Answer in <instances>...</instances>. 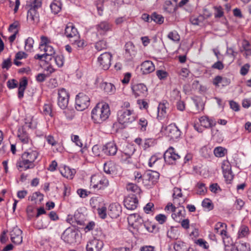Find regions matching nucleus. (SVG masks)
Segmentation results:
<instances>
[{
	"instance_id": "1",
	"label": "nucleus",
	"mask_w": 251,
	"mask_h": 251,
	"mask_svg": "<svg viewBox=\"0 0 251 251\" xmlns=\"http://www.w3.org/2000/svg\"><path fill=\"white\" fill-rule=\"evenodd\" d=\"M39 152L35 150H28L21 156V158L17 161L16 167L19 171H26L33 169L35 167L34 162L37 158Z\"/></svg>"
},
{
	"instance_id": "2",
	"label": "nucleus",
	"mask_w": 251,
	"mask_h": 251,
	"mask_svg": "<svg viewBox=\"0 0 251 251\" xmlns=\"http://www.w3.org/2000/svg\"><path fill=\"white\" fill-rule=\"evenodd\" d=\"M110 114V108L108 104L98 103L91 111V117L95 123L101 124L107 120Z\"/></svg>"
},
{
	"instance_id": "3",
	"label": "nucleus",
	"mask_w": 251,
	"mask_h": 251,
	"mask_svg": "<svg viewBox=\"0 0 251 251\" xmlns=\"http://www.w3.org/2000/svg\"><path fill=\"white\" fill-rule=\"evenodd\" d=\"M42 0H29L27 1L26 6L29 8L27 14V19L32 24L39 22L38 9L41 7Z\"/></svg>"
},
{
	"instance_id": "4",
	"label": "nucleus",
	"mask_w": 251,
	"mask_h": 251,
	"mask_svg": "<svg viewBox=\"0 0 251 251\" xmlns=\"http://www.w3.org/2000/svg\"><path fill=\"white\" fill-rule=\"evenodd\" d=\"M128 224L137 231L143 232L146 222H144L142 218L138 214H131L128 217Z\"/></svg>"
},
{
	"instance_id": "5",
	"label": "nucleus",
	"mask_w": 251,
	"mask_h": 251,
	"mask_svg": "<svg viewBox=\"0 0 251 251\" xmlns=\"http://www.w3.org/2000/svg\"><path fill=\"white\" fill-rule=\"evenodd\" d=\"M108 179L104 176L93 175L91 176L90 186L95 189L103 190L109 186Z\"/></svg>"
},
{
	"instance_id": "6",
	"label": "nucleus",
	"mask_w": 251,
	"mask_h": 251,
	"mask_svg": "<svg viewBox=\"0 0 251 251\" xmlns=\"http://www.w3.org/2000/svg\"><path fill=\"white\" fill-rule=\"evenodd\" d=\"M214 233L221 236L225 246H228L230 244V238L227 232V225L222 222H218L214 226Z\"/></svg>"
},
{
	"instance_id": "7",
	"label": "nucleus",
	"mask_w": 251,
	"mask_h": 251,
	"mask_svg": "<svg viewBox=\"0 0 251 251\" xmlns=\"http://www.w3.org/2000/svg\"><path fill=\"white\" fill-rule=\"evenodd\" d=\"M118 120L121 124H129L135 120V116L133 110H122L118 112Z\"/></svg>"
},
{
	"instance_id": "8",
	"label": "nucleus",
	"mask_w": 251,
	"mask_h": 251,
	"mask_svg": "<svg viewBox=\"0 0 251 251\" xmlns=\"http://www.w3.org/2000/svg\"><path fill=\"white\" fill-rule=\"evenodd\" d=\"M164 131L165 134L173 140L178 139L181 135L180 130L175 124H171L165 127L162 126L161 132H163Z\"/></svg>"
},
{
	"instance_id": "9",
	"label": "nucleus",
	"mask_w": 251,
	"mask_h": 251,
	"mask_svg": "<svg viewBox=\"0 0 251 251\" xmlns=\"http://www.w3.org/2000/svg\"><path fill=\"white\" fill-rule=\"evenodd\" d=\"M90 104V98L83 93H79L75 98V108L82 111L87 108Z\"/></svg>"
},
{
	"instance_id": "10",
	"label": "nucleus",
	"mask_w": 251,
	"mask_h": 251,
	"mask_svg": "<svg viewBox=\"0 0 251 251\" xmlns=\"http://www.w3.org/2000/svg\"><path fill=\"white\" fill-rule=\"evenodd\" d=\"M69 99V94L64 88L58 90L57 104L59 107L65 109L67 107Z\"/></svg>"
},
{
	"instance_id": "11",
	"label": "nucleus",
	"mask_w": 251,
	"mask_h": 251,
	"mask_svg": "<svg viewBox=\"0 0 251 251\" xmlns=\"http://www.w3.org/2000/svg\"><path fill=\"white\" fill-rule=\"evenodd\" d=\"M77 235H78V234L75 229L68 227L62 233L61 239L66 243L72 244L76 242V236Z\"/></svg>"
},
{
	"instance_id": "12",
	"label": "nucleus",
	"mask_w": 251,
	"mask_h": 251,
	"mask_svg": "<svg viewBox=\"0 0 251 251\" xmlns=\"http://www.w3.org/2000/svg\"><path fill=\"white\" fill-rule=\"evenodd\" d=\"M173 147H170L164 153L163 157L167 164H174L177 159L180 158V155L175 153Z\"/></svg>"
},
{
	"instance_id": "13",
	"label": "nucleus",
	"mask_w": 251,
	"mask_h": 251,
	"mask_svg": "<svg viewBox=\"0 0 251 251\" xmlns=\"http://www.w3.org/2000/svg\"><path fill=\"white\" fill-rule=\"evenodd\" d=\"M103 246L102 240L94 238L88 242L86 248L87 251H101Z\"/></svg>"
},
{
	"instance_id": "14",
	"label": "nucleus",
	"mask_w": 251,
	"mask_h": 251,
	"mask_svg": "<svg viewBox=\"0 0 251 251\" xmlns=\"http://www.w3.org/2000/svg\"><path fill=\"white\" fill-rule=\"evenodd\" d=\"M112 55L110 52H105L102 53L98 58V61L100 66L104 70L109 69L111 65Z\"/></svg>"
},
{
	"instance_id": "15",
	"label": "nucleus",
	"mask_w": 251,
	"mask_h": 251,
	"mask_svg": "<svg viewBox=\"0 0 251 251\" xmlns=\"http://www.w3.org/2000/svg\"><path fill=\"white\" fill-rule=\"evenodd\" d=\"M124 205L128 210H132L136 208L138 200L135 195L132 194L126 197L124 201Z\"/></svg>"
},
{
	"instance_id": "16",
	"label": "nucleus",
	"mask_w": 251,
	"mask_h": 251,
	"mask_svg": "<svg viewBox=\"0 0 251 251\" xmlns=\"http://www.w3.org/2000/svg\"><path fill=\"white\" fill-rule=\"evenodd\" d=\"M64 34L70 40L74 38H79L77 29L71 23H69L66 26Z\"/></svg>"
},
{
	"instance_id": "17",
	"label": "nucleus",
	"mask_w": 251,
	"mask_h": 251,
	"mask_svg": "<svg viewBox=\"0 0 251 251\" xmlns=\"http://www.w3.org/2000/svg\"><path fill=\"white\" fill-rule=\"evenodd\" d=\"M131 88L135 97H144L148 93L146 86L143 83L135 84L132 86Z\"/></svg>"
},
{
	"instance_id": "18",
	"label": "nucleus",
	"mask_w": 251,
	"mask_h": 251,
	"mask_svg": "<svg viewBox=\"0 0 251 251\" xmlns=\"http://www.w3.org/2000/svg\"><path fill=\"white\" fill-rule=\"evenodd\" d=\"M112 24L108 21H103L96 25L97 32L101 35H104L106 33L112 30Z\"/></svg>"
},
{
	"instance_id": "19",
	"label": "nucleus",
	"mask_w": 251,
	"mask_h": 251,
	"mask_svg": "<svg viewBox=\"0 0 251 251\" xmlns=\"http://www.w3.org/2000/svg\"><path fill=\"white\" fill-rule=\"evenodd\" d=\"M102 151L107 155L113 156L116 154L118 147L114 142H110L103 146Z\"/></svg>"
},
{
	"instance_id": "20",
	"label": "nucleus",
	"mask_w": 251,
	"mask_h": 251,
	"mask_svg": "<svg viewBox=\"0 0 251 251\" xmlns=\"http://www.w3.org/2000/svg\"><path fill=\"white\" fill-rule=\"evenodd\" d=\"M22 231L17 226L14 227L10 231V237L11 241L16 244H20L23 241L22 236Z\"/></svg>"
},
{
	"instance_id": "21",
	"label": "nucleus",
	"mask_w": 251,
	"mask_h": 251,
	"mask_svg": "<svg viewBox=\"0 0 251 251\" xmlns=\"http://www.w3.org/2000/svg\"><path fill=\"white\" fill-rule=\"evenodd\" d=\"M122 212L121 206L118 203L111 204L109 206L108 214L112 218H116Z\"/></svg>"
},
{
	"instance_id": "22",
	"label": "nucleus",
	"mask_w": 251,
	"mask_h": 251,
	"mask_svg": "<svg viewBox=\"0 0 251 251\" xmlns=\"http://www.w3.org/2000/svg\"><path fill=\"white\" fill-rule=\"evenodd\" d=\"M159 174L156 171L149 170L143 175L145 180L151 181L152 184L156 183L159 177Z\"/></svg>"
},
{
	"instance_id": "23",
	"label": "nucleus",
	"mask_w": 251,
	"mask_h": 251,
	"mask_svg": "<svg viewBox=\"0 0 251 251\" xmlns=\"http://www.w3.org/2000/svg\"><path fill=\"white\" fill-rule=\"evenodd\" d=\"M104 172L109 175H116L117 173V166L112 161L105 162L103 165Z\"/></svg>"
},
{
	"instance_id": "24",
	"label": "nucleus",
	"mask_w": 251,
	"mask_h": 251,
	"mask_svg": "<svg viewBox=\"0 0 251 251\" xmlns=\"http://www.w3.org/2000/svg\"><path fill=\"white\" fill-rule=\"evenodd\" d=\"M141 70L143 74H148L155 70V67L151 61L147 60L142 63Z\"/></svg>"
},
{
	"instance_id": "25",
	"label": "nucleus",
	"mask_w": 251,
	"mask_h": 251,
	"mask_svg": "<svg viewBox=\"0 0 251 251\" xmlns=\"http://www.w3.org/2000/svg\"><path fill=\"white\" fill-rule=\"evenodd\" d=\"M28 84V81L26 77H23L20 81L19 86L18 88V96L20 99L24 97V92Z\"/></svg>"
},
{
	"instance_id": "26",
	"label": "nucleus",
	"mask_w": 251,
	"mask_h": 251,
	"mask_svg": "<svg viewBox=\"0 0 251 251\" xmlns=\"http://www.w3.org/2000/svg\"><path fill=\"white\" fill-rule=\"evenodd\" d=\"M199 121L201 126L205 128L211 127L216 125V123L214 121L205 116L201 117Z\"/></svg>"
},
{
	"instance_id": "27",
	"label": "nucleus",
	"mask_w": 251,
	"mask_h": 251,
	"mask_svg": "<svg viewBox=\"0 0 251 251\" xmlns=\"http://www.w3.org/2000/svg\"><path fill=\"white\" fill-rule=\"evenodd\" d=\"M182 211L185 213V210L183 206H181V209H179L176 207V211L173 212L172 214V218L177 222H180L182 217H184V213H182Z\"/></svg>"
},
{
	"instance_id": "28",
	"label": "nucleus",
	"mask_w": 251,
	"mask_h": 251,
	"mask_svg": "<svg viewBox=\"0 0 251 251\" xmlns=\"http://www.w3.org/2000/svg\"><path fill=\"white\" fill-rule=\"evenodd\" d=\"M45 51V54L46 55V60L49 61H51L53 57V55L55 54V51L51 46L45 45L44 48L42 49Z\"/></svg>"
},
{
	"instance_id": "29",
	"label": "nucleus",
	"mask_w": 251,
	"mask_h": 251,
	"mask_svg": "<svg viewBox=\"0 0 251 251\" xmlns=\"http://www.w3.org/2000/svg\"><path fill=\"white\" fill-rule=\"evenodd\" d=\"M52 13L54 14H58L61 10L62 3L60 0H53L50 5Z\"/></svg>"
},
{
	"instance_id": "30",
	"label": "nucleus",
	"mask_w": 251,
	"mask_h": 251,
	"mask_svg": "<svg viewBox=\"0 0 251 251\" xmlns=\"http://www.w3.org/2000/svg\"><path fill=\"white\" fill-rule=\"evenodd\" d=\"M101 86L105 92L108 95L114 94L116 91L115 86L111 83L104 82L102 84Z\"/></svg>"
},
{
	"instance_id": "31",
	"label": "nucleus",
	"mask_w": 251,
	"mask_h": 251,
	"mask_svg": "<svg viewBox=\"0 0 251 251\" xmlns=\"http://www.w3.org/2000/svg\"><path fill=\"white\" fill-rule=\"evenodd\" d=\"M237 251H250V244L243 241L236 242L235 245Z\"/></svg>"
},
{
	"instance_id": "32",
	"label": "nucleus",
	"mask_w": 251,
	"mask_h": 251,
	"mask_svg": "<svg viewBox=\"0 0 251 251\" xmlns=\"http://www.w3.org/2000/svg\"><path fill=\"white\" fill-rule=\"evenodd\" d=\"M250 233L249 228L248 226L242 225L239 229L238 235L239 238L247 237Z\"/></svg>"
},
{
	"instance_id": "33",
	"label": "nucleus",
	"mask_w": 251,
	"mask_h": 251,
	"mask_svg": "<svg viewBox=\"0 0 251 251\" xmlns=\"http://www.w3.org/2000/svg\"><path fill=\"white\" fill-rule=\"evenodd\" d=\"M227 152V150L221 146L216 147L213 151L214 154L217 157H224Z\"/></svg>"
},
{
	"instance_id": "34",
	"label": "nucleus",
	"mask_w": 251,
	"mask_h": 251,
	"mask_svg": "<svg viewBox=\"0 0 251 251\" xmlns=\"http://www.w3.org/2000/svg\"><path fill=\"white\" fill-rule=\"evenodd\" d=\"M242 48L245 51V56L246 58L251 56V44L247 41L244 40L242 43Z\"/></svg>"
},
{
	"instance_id": "35",
	"label": "nucleus",
	"mask_w": 251,
	"mask_h": 251,
	"mask_svg": "<svg viewBox=\"0 0 251 251\" xmlns=\"http://www.w3.org/2000/svg\"><path fill=\"white\" fill-rule=\"evenodd\" d=\"M18 137L23 143L27 144L28 143L29 138L28 135L23 129H19Z\"/></svg>"
},
{
	"instance_id": "36",
	"label": "nucleus",
	"mask_w": 251,
	"mask_h": 251,
	"mask_svg": "<svg viewBox=\"0 0 251 251\" xmlns=\"http://www.w3.org/2000/svg\"><path fill=\"white\" fill-rule=\"evenodd\" d=\"M52 60L55 63L58 67H61L63 66L64 63V57L61 54L54 55Z\"/></svg>"
},
{
	"instance_id": "37",
	"label": "nucleus",
	"mask_w": 251,
	"mask_h": 251,
	"mask_svg": "<svg viewBox=\"0 0 251 251\" xmlns=\"http://www.w3.org/2000/svg\"><path fill=\"white\" fill-rule=\"evenodd\" d=\"M168 105L169 103L167 102H166L165 103H160L159 104L157 108L158 113L159 115H160L161 117H164L165 115L167 113V106Z\"/></svg>"
},
{
	"instance_id": "38",
	"label": "nucleus",
	"mask_w": 251,
	"mask_h": 251,
	"mask_svg": "<svg viewBox=\"0 0 251 251\" xmlns=\"http://www.w3.org/2000/svg\"><path fill=\"white\" fill-rule=\"evenodd\" d=\"M95 47L98 51H101L107 49L108 47L107 43L104 40H100L95 43Z\"/></svg>"
},
{
	"instance_id": "39",
	"label": "nucleus",
	"mask_w": 251,
	"mask_h": 251,
	"mask_svg": "<svg viewBox=\"0 0 251 251\" xmlns=\"http://www.w3.org/2000/svg\"><path fill=\"white\" fill-rule=\"evenodd\" d=\"M70 42L76 48H83L86 46V42L83 40H79V38H74L73 40H70Z\"/></svg>"
},
{
	"instance_id": "40",
	"label": "nucleus",
	"mask_w": 251,
	"mask_h": 251,
	"mask_svg": "<svg viewBox=\"0 0 251 251\" xmlns=\"http://www.w3.org/2000/svg\"><path fill=\"white\" fill-rule=\"evenodd\" d=\"M151 21H154L157 24H161L164 22V17L161 15L154 12L151 15Z\"/></svg>"
},
{
	"instance_id": "41",
	"label": "nucleus",
	"mask_w": 251,
	"mask_h": 251,
	"mask_svg": "<svg viewBox=\"0 0 251 251\" xmlns=\"http://www.w3.org/2000/svg\"><path fill=\"white\" fill-rule=\"evenodd\" d=\"M177 230L175 227L171 226L167 233V237L171 239H176L177 238Z\"/></svg>"
},
{
	"instance_id": "42",
	"label": "nucleus",
	"mask_w": 251,
	"mask_h": 251,
	"mask_svg": "<svg viewBox=\"0 0 251 251\" xmlns=\"http://www.w3.org/2000/svg\"><path fill=\"white\" fill-rule=\"evenodd\" d=\"M198 187L197 194L200 195H203L207 192V189L205 186V184L202 182H198L197 184Z\"/></svg>"
},
{
	"instance_id": "43",
	"label": "nucleus",
	"mask_w": 251,
	"mask_h": 251,
	"mask_svg": "<svg viewBox=\"0 0 251 251\" xmlns=\"http://www.w3.org/2000/svg\"><path fill=\"white\" fill-rule=\"evenodd\" d=\"M167 37L169 39L174 42H178L180 40L179 35L176 30L170 32L168 34Z\"/></svg>"
},
{
	"instance_id": "44",
	"label": "nucleus",
	"mask_w": 251,
	"mask_h": 251,
	"mask_svg": "<svg viewBox=\"0 0 251 251\" xmlns=\"http://www.w3.org/2000/svg\"><path fill=\"white\" fill-rule=\"evenodd\" d=\"M34 40L31 37L27 38L25 41V49L27 51H30L33 48Z\"/></svg>"
},
{
	"instance_id": "45",
	"label": "nucleus",
	"mask_w": 251,
	"mask_h": 251,
	"mask_svg": "<svg viewBox=\"0 0 251 251\" xmlns=\"http://www.w3.org/2000/svg\"><path fill=\"white\" fill-rule=\"evenodd\" d=\"M65 170V173L63 174L62 172H61L62 175L65 177L69 178V179H72L75 174V170H71L69 167L65 168L64 169Z\"/></svg>"
},
{
	"instance_id": "46",
	"label": "nucleus",
	"mask_w": 251,
	"mask_h": 251,
	"mask_svg": "<svg viewBox=\"0 0 251 251\" xmlns=\"http://www.w3.org/2000/svg\"><path fill=\"white\" fill-rule=\"evenodd\" d=\"M181 98L180 93L177 89H174L170 94V99L171 100H179Z\"/></svg>"
},
{
	"instance_id": "47",
	"label": "nucleus",
	"mask_w": 251,
	"mask_h": 251,
	"mask_svg": "<svg viewBox=\"0 0 251 251\" xmlns=\"http://www.w3.org/2000/svg\"><path fill=\"white\" fill-rule=\"evenodd\" d=\"M43 112L46 116L49 115L52 117V108L51 105L50 104H45L43 108Z\"/></svg>"
},
{
	"instance_id": "48",
	"label": "nucleus",
	"mask_w": 251,
	"mask_h": 251,
	"mask_svg": "<svg viewBox=\"0 0 251 251\" xmlns=\"http://www.w3.org/2000/svg\"><path fill=\"white\" fill-rule=\"evenodd\" d=\"M138 124L140 126V129L143 131L146 130V127L148 125V121L145 118H140L138 122Z\"/></svg>"
},
{
	"instance_id": "49",
	"label": "nucleus",
	"mask_w": 251,
	"mask_h": 251,
	"mask_svg": "<svg viewBox=\"0 0 251 251\" xmlns=\"http://www.w3.org/2000/svg\"><path fill=\"white\" fill-rule=\"evenodd\" d=\"M126 189L128 191L136 193H139L140 191L139 187L137 185L133 183H129L126 186Z\"/></svg>"
},
{
	"instance_id": "50",
	"label": "nucleus",
	"mask_w": 251,
	"mask_h": 251,
	"mask_svg": "<svg viewBox=\"0 0 251 251\" xmlns=\"http://www.w3.org/2000/svg\"><path fill=\"white\" fill-rule=\"evenodd\" d=\"M202 206L203 207L208 208L211 210L213 208V206L211 201L209 199H205L202 202Z\"/></svg>"
},
{
	"instance_id": "51",
	"label": "nucleus",
	"mask_w": 251,
	"mask_h": 251,
	"mask_svg": "<svg viewBox=\"0 0 251 251\" xmlns=\"http://www.w3.org/2000/svg\"><path fill=\"white\" fill-rule=\"evenodd\" d=\"M184 243L180 241H177L174 246V249L176 251H184Z\"/></svg>"
},
{
	"instance_id": "52",
	"label": "nucleus",
	"mask_w": 251,
	"mask_h": 251,
	"mask_svg": "<svg viewBox=\"0 0 251 251\" xmlns=\"http://www.w3.org/2000/svg\"><path fill=\"white\" fill-rule=\"evenodd\" d=\"M49 223L48 220H45L44 222L42 221L38 222L36 225V227L39 229L46 228L48 227Z\"/></svg>"
},
{
	"instance_id": "53",
	"label": "nucleus",
	"mask_w": 251,
	"mask_h": 251,
	"mask_svg": "<svg viewBox=\"0 0 251 251\" xmlns=\"http://www.w3.org/2000/svg\"><path fill=\"white\" fill-rule=\"evenodd\" d=\"M226 80V77H223L220 75L216 76L213 79V83L216 86L219 87L220 86V84H222V81Z\"/></svg>"
},
{
	"instance_id": "54",
	"label": "nucleus",
	"mask_w": 251,
	"mask_h": 251,
	"mask_svg": "<svg viewBox=\"0 0 251 251\" xmlns=\"http://www.w3.org/2000/svg\"><path fill=\"white\" fill-rule=\"evenodd\" d=\"M156 74L158 78L160 80L165 79L168 75V73L166 71L161 70H157L156 72Z\"/></svg>"
},
{
	"instance_id": "55",
	"label": "nucleus",
	"mask_w": 251,
	"mask_h": 251,
	"mask_svg": "<svg viewBox=\"0 0 251 251\" xmlns=\"http://www.w3.org/2000/svg\"><path fill=\"white\" fill-rule=\"evenodd\" d=\"M224 176L227 183H230L233 178L232 171L223 173Z\"/></svg>"
},
{
	"instance_id": "56",
	"label": "nucleus",
	"mask_w": 251,
	"mask_h": 251,
	"mask_svg": "<svg viewBox=\"0 0 251 251\" xmlns=\"http://www.w3.org/2000/svg\"><path fill=\"white\" fill-rule=\"evenodd\" d=\"M215 12L214 13V16L215 18H221L224 15V12L223 11V8L221 6H215L214 7Z\"/></svg>"
},
{
	"instance_id": "57",
	"label": "nucleus",
	"mask_w": 251,
	"mask_h": 251,
	"mask_svg": "<svg viewBox=\"0 0 251 251\" xmlns=\"http://www.w3.org/2000/svg\"><path fill=\"white\" fill-rule=\"evenodd\" d=\"M98 212L99 216L102 219H104L106 217V208L102 206L98 209Z\"/></svg>"
},
{
	"instance_id": "58",
	"label": "nucleus",
	"mask_w": 251,
	"mask_h": 251,
	"mask_svg": "<svg viewBox=\"0 0 251 251\" xmlns=\"http://www.w3.org/2000/svg\"><path fill=\"white\" fill-rule=\"evenodd\" d=\"M63 112L68 119L72 120L74 117V111L73 109L66 108Z\"/></svg>"
},
{
	"instance_id": "59",
	"label": "nucleus",
	"mask_w": 251,
	"mask_h": 251,
	"mask_svg": "<svg viewBox=\"0 0 251 251\" xmlns=\"http://www.w3.org/2000/svg\"><path fill=\"white\" fill-rule=\"evenodd\" d=\"M12 65V62L11 58H8L7 59L4 60L2 64L1 67L2 69H6L7 70H8Z\"/></svg>"
},
{
	"instance_id": "60",
	"label": "nucleus",
	"mask_w": 251,
	"mask_h": 251,
	"mask_svg": "<svg viewBox=\"0 0 251 251\" xmlns=\"http://www.w3.org/2000/svg\"><path fill=\"white\" fill-rule=\"evenodd\" d=\"M155 219L160 224H163L167 220V217L164 214H159L155 216Z\"/></svg>"
},
{
	"instance_id": "61",
	"label": "nucleus",
	"mask_w": 251,
	"mask_h": 251,
	"mask_svg": "<svg viewBox=\"0 0 251 251\" xmlns=\"http://www.w3.org/2000/svg\"><path fill=\"white\" fill-rule=\"evenodd\" d=\"M7 86L10 89L16 88L18 86V82L14 79L9 80L7 82Z\"/></svg>"
},
{
	"instance_id": "62",
	"label": "nucleus",
	"mask_w": 251,
	"mask_h": 251,
	"mask_svg": "<svg viewBox=\"0 0 251 251\" xmlns=\"http://www.w3.org/2000/svg\"><path fill=\"white\" fill-rule=\"evenodd\" d=\"M77 193L80 198H85L91 193L90 192L87 191L85 189H78L77 190Z\"/></svg>"
},
{
	"instance_id": "63",
	"label": "nucleus",
	"mask_w": 251,
	"mask_h": 251,
	"mask_svg": "<svg viewBox=\"0 0 251 251\" xmlns=\"http://www.w3.org/2000/svg\"><path fill=\"white\" fill-rule=\"evenodd\" d=\"M244 204V201L242 200L238 199L236 200L234 203V206L236 209L240 210L242 209Z\"/></svg>"
},
{
	"instance_id": "64",
	"label": "nucleus",
	"mask_w": 251,
	"mask_h": 251,
	"mask_svg": "<svg viewBox=\"0 0 251 251\" xmlns=\"http://www.w3.org/2000/svg\"><path fill=\"white\" fill-rule=\"evenodd\" d=\"M72 140L75 145L79 147H82L83 144L82 143L79 136L78 135H73L72 136Z\"/></svg>"
}]
</instances>
